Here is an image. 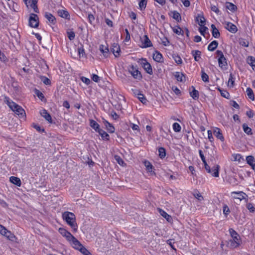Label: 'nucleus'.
Segmentation results:
<instances>
[{
    "label": "nucleus",
    "instance_id": "f257e3e1",
    "mask_svg": "<svg viewBox=\"0 0 255 255\" xmlns=\"http://www.w3.org/2000/svg\"><path fill=\"white\" fill-rule=\"evenodd\" d=\"M229 232L232 239L228 241V246L233 249L238 247L241 243L239 235L233 229H230Z\"/></svg>",
    "mask_w": 255,
    "mask_h": 255
},
{
    "label": "nucleus",
    "instance_id": "f03ea898",
    "mask_svg": "<svg viewBox=\"0 0 255 255\" xmlns=\"http://www.w3.org/2000/svg\"><path fill=\"white\" fill-rule=\"evenodd\" d=\"M5 99L8 107L15 114L18 115L20 118H24L25 117V112L21 106L12 101H10L8 97H5Z\"/></svg>",
    "mask_w": 255,
    "mask_h": 255
},
{
    "label": "nucleus",
    "instance_id": "7ed1b4c3",
    "mask_svg": "<svg viewBox=\"0 0 255 255\" xmlns=\"http://www.w3.org/2000/svg\"><path fill=\"white\" fill-rule=\"evenodd\" d=\"M62 218L75 232L77 231L78 226L76 222L75 216L73 213L64 212L62 214Z\"/></svg>",
    "mask_w": 255,
    "mask_h": 255
},
{
    "label": "nucleus",
    "instance_id": "20e7f679",
    "mask_svg": "<svg viewBox=\"0 0 255 255\" xmlns=\"http://www.w3.org/2000/svg\"><path fill=\"white\" fill-rule=\"evenodd\" d=\"M137 62L140 64L145 72L149 75L153 74V70L151 64L147 62L146 58H141L137 60Z\"/></svg>",
    "mask_w": 255,
    "mask_h": 255
},
{
    "label": "nucleus",
    "instance_id": "39448f33",
    "mask_svg": "<svg viewBox=\"0 0 255 255\" xmlns=\"http://www.w3.org/2000/svg\"><path fill=\"white\" fill-rule=\"evenodd\" d=\"M216 54L219 57L218 61L219 67L222 69H226L227 66V60L224 57L223 52L218 50L216 51Z\"/></svg>",
    "mask_w": 255,
    "mask_h": 255
},
{
    "label": "nucleus",
    "instance_id": "423d86ee",
    "mask_svg": "<svg viewBox=\"0 0 255 255\" xmlns=\"http://www.w3.org/2000/svg\"><path fill=\"white\" fill-rule=\"evenodd\" d=\"M28 25L33 28H37L39 25V18L37 14L31 13L28 20Z\"/></svg>",
    "mask_w": 255,
    "mask_h": 255
},
{
    "label": "nucleus",
    "instance_id": "0eeeda50",
    "mask_svg": "<svg viewBox=\"0 0 255 255\" xmlns=\"http://www.w3.org/2000/svg\"><path fill=\"white\" fill-rule=\"evenodd\" d=\"M128 71L134 79L139 80L142 79V76L141 72L138 71L136 66H134L133 65L130 66Z\"/></svg>",
    "mask_w": 255,
    "mask_h": 255
},
{
    "label": "nucleus",
    "instance_id": "6e6552de",
    "mask_svg": "<svg viewBox=\"0 0 255 255\" xmlns=\"http://www.w3.org/2000/svg\"><path fill=\"white\" fill-rule=\"evenodd\" d=\"M71 244L72 247L75 249L79 250L81 247L83 246L81 243L73 236L70 238V240L68 241Z\"/></svg>",
    "mask_w": 255,
    "mask_h": 255
},
{
    "label": "nucleus",
    "instance_id": "1a4fd4ad",
    "mask_svg": "<svg viewBox=\"0 0 255 255\" xmlns=\"http://www.w3.org/2000/svg\"><path fill=\"white\" fill-rule=\"evenodd\" d=\"M225 27L230 32L235 33L238 31L237 27L234 24L230 22H225Z\"/></svg>",
    "mask_w": 255,
    "mask_h": 255
},
{
    "label": "nucleus",
    "instance_id": "9d476101",
    "mask_svg": "<svg viewBox=\"0 0 255 255\" xmlns=\"http://www.w3.org/2000/svg\"><path fill=\"white\" fill-rule=\"evenodd\" d=\"M143 40L142 41V45L140 46L142 48H147L152 46V44L146 35H145L143 37Z\"/></svg>",
    "mask_w": 255,
    "mask_h": 255
},
{
    "label": "nucleus",
    "instance_id": "9b49d317",
    "mask_svg": "<svg viewBox=\"0 0 255 255\" xmlns=\"http://www.w3.org/2000/svg\"><path fill=\"white\" fill-rule=\"evenodd\" d=\"M58 15L64 19L70 20V15L68 11L65 9H59L57 11Z\"/></svg>",
    "mask_w": 255,
    "mask_h": 255
},
{
    "label": "nucleus",
    "instance_id": "f8f14e48",
    "mask_svg": "<svg viewBox=\"0 0 255 255\" xmlns=\"http://www.w3.org/2000/svg\"><path fill=\"white\" fill-rule=\"evenodd\" d=\"M111 51L114 54L116 57H119L121 49L119 45L117 43H114L111 48Z\"/></svg>",
    "mask_w": 255,
    "mask_h": 255
},
{
    "label": "nucleus",
    "instance_id": "ddd939ff",
    "mask_svg": "<svg viewBox=\"0 0 255 255\" xmlns=\"http://www.w3.org/2000/svg\"><path fill=\"white\" fill-rule=\"evenodd\" d=\"M59 233L62 235L63 237H65L67 241L70 240V238L73 236V235L66 230L64 228H60L58 230Z\"/></svg>",
    "mask_w": 255,
    "mask_h": 255
},
{
    "label": "nucleus",
    "instance_id": "4468645a",
    "mask_svg": "<svg viewBox=\"0 0 255 255\" xmlns=\"http://www.w3.org/2000/svg\"><path fill=\"white\" fill-rule=\"evenodd\" d=\"M153 59L154 60L159 63H162L163 62V58L162 54L157 50H156L153 54Z\"/></svg>",
    "mask_w": 255,
    "mask_h": 255
},
{
    "label": "nucleus",
    "instance_id": "2eb2a0df",
    "mask_svg": "<svg viewBox=\"0 0 255 255\" xmlns=\"http://www.w3.org/2000/svg\"><path fill=\"white\" fill-rule=\"evenodd\" d=\"M40 114L41 116L43 117L46 121L49 123L52 122L51 117L45 109L42 110L40 111Z\"/></svg>",
    "mask_w": 255,
    "mask_h": 255
},
{
    "label": "nucleus",
    "instance_id": "dca6fc26",
    "mask_svg": "<svg viewBox=\"0 0 255 255\" xmlns=\"http://www.w3.org/2000/svg\"><path fill=\"white\" fill-rule=\"evenodd\" d=\"M220 166L219 165H215L211 168V172H209L211 175L215 177H219V170Z\"/></svg>",
    "mask_w": 255,
    "mask_h": 255
},
{
    "label": "nucleus",
    "instance_id": "f3484780",
    "mask_svg": "<svg viewBox=\"0 0 255 255\" xmlns=\"http://www.w3.org/2000/svg\"><path fill=\"white\" fill-rule=\"evenodd\" d=\"M103 124L106 127L107 130L110 133H114L115 131V128L114 126L109 123L105 119H103Z\"/></svg>",
    "mask_w": 255,
    "mask_h": 255
},
{
    "label": "nucleus",
    "instance_id": "a211bd4d",
    "mask_svg": "<svg viewBox=\"0 0 255 255\" xmlns=\"http://www.w3.org/2000/svg\"><path fill=\"white\" fill-rule=\"evenodd\" d=\"M45 18L52 24H55L56 22V20L55 17L51 13L49 12H45L44 15Z\"/></svg>",
    "mask_w": 255,
    "mask_h": 255
},
{
    "label": "nucleus",
    "instance_id": "6ab92c4d",
    "mask_svg": "<svg viewBox=\"0 0 255 255\" xmlns=\"http://www.w3.org/2000/svg\"><path fill=\"white\" fill-rule=\"evenodd\" d=\"M246 161L247 163L252 167V168L255 169V160L254 157L252 155L248 156L246 157Z\"/></svg>",
    "mask_w": 255,
    "mask_h": 255
},
{
    "label": "nucleus",
    "instance_id": "aec40b11",
    "mask_svg": "<svg viewBox=\"0 0 255 255\" xmlns=\"http://www.w3.org/2000/svg\"><path fill=\"white\" fill-rule=\"evenodd\" d=\"M174 76L178 81L184 82L186 81V77L185 75L179 72H176Z\"/></svg>",
    "mask_w": 255,
    "mask_h": 255
},
{
    "label": "nucleus",
    "instance_id": "412c9836",
    "mask_svg": "<svg viewBox=\"0 0 255 255\" xmlns=\"http://www.w3.org/2000/svg\"><path fill=\"white\" fill-rule=\"evenodd\" d=\"M99 49L100 51L103 53L105 57L107 58L110 55L109 50L108 47L105 46L103 45L100 46Z\"/></svg>",
    "mask_w": 255,
    "mask_h": 255
},
{
    "label": "nucleus",
    "instance_id": "4be33fe9",
    "mask_svg": "<svg viewBox=\"0 0 255 255\" xmlns=\"http://www.w3.org/2000/svg\"><path fill=\"white\" fill-rule=\"evenodd\" d=\"M9 181L11 183H12V184H13L17 186L20 187L21 185V182L20 179L17 177L11 176L9 178Z\"/></svg>",
    "mask_w": 255,
    "mask_h": 255
},
{
    "label": "nucleus",
    "instance_id": "5701e85b",
    "mask_svg": "<svg viewBox=\"0 0 255 255\" xmlns=\"http://www.w3.org/2000/svg\"><path fill=\"white\" fill-rule=\"evenodd\" d=\"M97 132H98L99 134L101 136V137L103 140H109V138H110L109 135L102 129L100 128V129H99L97 131Z\"/></svg>",
    "mask_w": 255,
    "mask_h": 255
},
{
    "label": "nucleus",
    "instance_id": "b1692460",
    "mask_svg": "<svg viewBox=\"0 0 255 255\" xmlns=\"http://www.w3.org/2000/svg\"><path fill=\"white\" fill-rule=\"evenodd\" d=\"M191 54L196 61H198L201 58V52L199 50H193L191 52Z\"/></svg>",
    "mask_w": 255,
    "mask_h": 255
},
{
    "label": "nucleus",
    "instance_id": "393cba45",
    "mask_svg": "<svg viewBox=\"0 0 255 255\" xmlns=\"http://www.w3.org/2000/svg\"><path fill=\"white\" fill-rule=\"evenodd\" d=\"M196 21L198 22V24L200 26H204L205 19L203 15L198 14V16L196 18Z\"/></svg>",
    "mask_w": 255,
    "mask_h": 255
},
{
    "label": "nucleus",
    "instance_id": "a878e982",
    "mask_svg": "<svg viewBox=\"0 0 255 255\" xmlns=\"http://www.w3.org/2000/svg\"><path fill=\"white\" fill-rule=\"evenodd\" d=\"M211 27L212 30L213 36L216 38H219L220 36V33L219 30L216 28V26L214 24H212L211 26Z\"/></svg>",
    "mask_w": 255,
    "mask_h": 255
},
{
    "label": "nucleus",
    "instance_id": "bb28decb",
    "mask_svg": "<svg viewBox=\"0 0 255 255\" xmlns=\"http://www.w3.org/2000/svg\"><path fill=\"white\" fill-rule=\"evenodd\" d=\"M38 0H30V6L32 8L34 11L36 13H39V9L37 6Z\"/></svg>",
    "mask_w": 255,
    "mask_h": 255
},
{
    "label": "nucleus",
    "instance_id": "cd10ccee",
    "mask_svg": "<svg viewBox=\"0 0 255 255\" xmlns=\"http://www.w3.org/2000/svg\"><path fill=\"white\" fill-rule=\"evenodd\" d=\"M214 133L217 138L220 139L222 141H224V137L220 128H217L214 130Z\"/></svg>",
    "mask_w": 255,
    "mask_h": 255
},
{
    "label": "nucleus",
    "instance_id": "c85d7f7f",
    "mask_svg": "<svg viewBox=\"0 0 255 255\" xmlns=\"http://www.w3.org/2000/svg\"><path fill=\"white\" fill-rule=\"evenodd\" d=\"M226 8L229 10H230L232 12H234L237 9V7L234 4L230 2H226Z\"/></svg>",
    "mask_w": 255,
    "mask_h": 255
},
{
    "label": "nucleus",
    "instance_id": "c756f323",
    "mask_svg": "<svg viewBox=\"0 0 255 255\" xmlns=\"http://www.w3.org/2000/svg\"><path fill=\"white\" fill-rule=\"evenodd\" d=\"M191 88L193 90L190 92V96L195 100H198L199 96V92L195 89L194 86H192Z\"/></svg>",
    "mask_w": 255,
    "mask_h": 255
},
{
    "label": "nucleus",
    "instance_id": "7c9ffc66",
    "mask_svg": "<svg viewBox=\"0 0 255 255\" xmlns=\"http://www.w3.org/2000/svg\"><path fill=\"white\" fill-rule=\"evenodd\" d=\"M218 45V42L216 40H214L211 42L208 46V50L209 51H213L215 50Z\"/></svg>",
    "mask_w": 255,
    "mask_h": 255
},
{
    "label": "nucleus",
    "instance_id": "2f4dec72",
    "mask_svg": "<svg viewBox=\"0 0 255 255\" xmlns=\"http://www.w3.org/2000/svg\"><path fill=\"white\" fill-rule=\"evenodd\" d=\"M90 126L95 129L96 132L100 128L99 125L93 120H90Z\"/></svg>",
    "mask_w": 255,
    "mask_h": 255
},
{
    "label": "nucleus",
    "instance_id": "473e14b6",
    "mask_svg": "<svg viewBox=\"0 0 255 255\" xmlns=\"http://www.w3.org/2000/svg\"><path fill=\"white\" fill-rule=\"evenodd\" d=\"M6 238L11 241H14L16 239L15 236L13 234H12L10 231H9L8 230H6V234L3 235Z\"/></svg>",
    "mask_w": 255,
    "mask_h": 255
},
{
    "label": "nucleus",
    "instance_id": "72a5a7b5",
    "mask_svg": "<svg viewBox=\"0 0 255 255\" xmlns=\"http://www.w3.org/2000/svg\"><path fill=\"white\" fill-rule=\"evenodd\" d=\"M159 212L160 214V215L165 219H166L168 222H169L172 220L171 216L169 215L166 212H165L163 210L159 209Z\"/></svg>",
    "mask_w": 255,
    "mask_h": 255
},
{
    "label": "nucleus",
    "instance_id": "f704fd0d",
    "mask_svg": "<svg viewBox=\"0 0 255 255\" xmlns=\"http://www.w3.org/2000/svg\"><path fill=\"white\" fill-rule=\"evenodd\" d=\"M172 15V18L175 19L177 22H180L181 21V16L180 14L177 11L174 10L171 12Z\"/></svg>",
    "mask_w": 255,
    "mask_h": 255
},
{
    "label": "nucleus",
    "instance_id": "c9c22d12",
    "mask_svg": "<svg viewBox=\"0 0 255 255\" xmlns=\"http://www.w3.org/2000/svg\"><path fill=\"white\" fill-rule=\"evenodd\" d=\"M242 127H243L244 131L246 133H247L248 135H252L253 134L252 129H251V128H250V127H248L247 124L245 123L243 125Z\"/></svg>",
    "mask_w": 255,
    "mask_h": 255
},
{
    "label": "nucleus",
    "instance_id": "e433bc0d",
    "mask_svg": "<svg viewBox=\"0 0 255 255\" xmlns=\"http://www.w3.org/2000/svg\"><path fill=\"white\" fill-rule=\"evenodd\" d=\"M147 3V0H139V8L140 10L145 9Z\"/></svg>",
    "mask_w": 255,
    "mask_h": 255
},
{
    "label": "nucleus",
    "instance_id": "4c0bfd02",
    "mask_svg": "<svg viewBox=\"0 0 255 255\" xmlns=\"http://www.w3.org/2000/svg\"><path fill=\"white\" fill-rule=\"evenodd\" d=\"M247 62L252 67L253 70L255 69V58L254 57H248L247 58Z\"/></svg>",
    "mask_w": 255,
    "mask_h": 255
},
{
    "label": "nucleus",
    "instance_id": "58836bf2",
    "mask_svg": "<svg viewBox=\"0 0 255 255\" xmlns=\"http://www.w3.org/2000/svg\"><path fill=\"white\" fill-rule=\"evenodd\" d=\"M232 194L236 195V196H238V197H241V199H245L246 197H248L247 195L243 192V191L240 192H233Z\"/></svg>",
    "mask_w": 255,
    "mask_h": 255
},
{
    "label": "nucleus",
    "instance_id": "ea45409f",
    "mask_svg": "<svg viewBox=\"0 0 255 255\" xmlns=\"http://www.w3.org/2000/svg\"><path fill=\"white\" fill-rule=\"evenodd\" d=\"M172 30L175 33H176L179 35H183V30L178 25H177L175 27H173Z\"/></svg>",
    "mask_w": 255,
    "mask_h": 255
},
{
    "label": "nucleus",
    "instance_id": "a19ab883",
    "mask_svg": "<svg viewBox=\"0 0 255 255\" xmlns=\"http://www.w3.org/2000/svg\"><path fill=\"white\" fill-rule=\"evenodd\" d=\"M159 156L160 158L163 159L166 156V150L164 147H161L158 148Z\"/></svg>",
    "mask_w": 255,
    "mask_h": 255
},
{
    "label": "nucleus",
    "instance_id": "79ce46f5",
    "mask_svg": "<svg viewBox=\"0 0 255 255\" xmlns=\"http://www.w3.org/2000/svg\"><path fill=\"white\" fill-rule=\"evenodd\" d=\"M246 92L247 93V95L248 96V97L251 99L252 100H254L255 97H254V94L252 90V89L251 88H248L246 90Z\"/></svg>",
    "mask_w": 255,
    "mask_h": 255
},
{
    "label": "nucleus",
    "instance_id": "37998d69",
    "mask_svg": "<svg viewBox=\"0 0 255 255\" xmlns=\"http://www.w3.org/2000/svg\"><path fill=\"white\" fill-rule=\"evenodd\" d=\"M172 57L174 59V60H175V62L177 64L179 65V64H181L182 63V60L180 56L179 55H178V54H173Z\"/></svg>",
    "mask_w": 255,
    "mask_h": 255
},
{
    "label": "nucleus",
    "instance_id": "c03bdc74",
    "mask_svg": "<svg viewBox=\"0 0 255 255\" xmlns=\"http://www.w3.org/2000/svg\"><path fill=\"white\" fill-rule=\"evenodd\" d=\"M144 165L146 167V170L149 172H152V169L153 168L152 165L148 161H145Z\"/></svg>",
    "mask_w": 255,
    "mask_h": 255
},
{
    "label": "nucleus",
    "instance_id": "a18cd8bd",
    "mask_svg": "<svg viewBox=\"0 0 255 255\" xmlns=\"http://www.w3.org/2000/svg\"><path fill=\"white\" fill-rule=\"evenodd\" d=\"M67 36L70 40H72L75 38V34L72 30H69L67 31Z\"/></svg>",
    "mask_w": 255,
    "mask_h": 255
},
{
    "label": "nucleus",
    "instance_id": "49530a36",
    "mask_svg": "<svg viewBox=\"0 0 255 255\" xmlns=\"http://www.w3.org/2000/svg\"><path fill=\"white\" fill-rule=\"evenodd\" d=\"M201 78H202V80L204 82H208L209 81V76L205 72V71H204L203 69L201 71Z\"/></svg>",
    "mask_w": 255,
    "mask_h": 255
},
{
    "label": "nucleus",
    "instance_id": "de8ad7c7",
    "mask_svg": "<svg viewBox=\"0 0 255 255\" xmlns=\"http://www.w3.org/2000/svg\"><path fill=\"white\" fill-rule=\"evenodd\" d=\"M208 30V28L205 26H200L199 30L202 35L204 37H206V34H207L206 31Z\"/></svg>",
    "mask_w": 255,
    "mask_h": 255
},
{
    "label": "nucleus",
    "instance_id": "09e8293b",
    "mask_svg": "<svg viewBox=\"0 0 255 255\" xmlns=\"http://www.w3.org/2000/svg\"><path fill=\"white\" fill-rule=\"evenodd\" d=\"M40 79L41 81L46 85H50L51 84V81L50 79L45 76H41Z\"/></svg>",
    "mask_w": 255,
    "mask_h": 255
},
{
    "label": "nucleus",
    "instance_id": "8fccbe9b",
    "mask_svg": "<svg viewBox=\"0 0 255 255\" xmlns=\"http://www.w3.org/2000/svg\"><path fill=\"white\" fill-rule=\"evenodd\" d=\"M79 251L84 255H92L91 253L87 250L84 246L81 247Z\"/></svg>",
    "mask_w": 255,
    "mask_h": 255
},
{
    "label": "nucleus",
    "instance_id": "3c124183",
    "mask_svg": "<svg viewBox=\"0 0 255 255\" xmlns=\"http://www.w3.org/2000/svg\"><path fill=\"white\" fill-rule=\"evenodd\" d=\"M137 98L143 104H146L147 100L142 94L140 93L139 95L137 97Z\"/></svg>",
    "mask_w": 255,
    "mask_h": 255
},
{
    "label": "nucleus",
    "instance_id": "603ef678",
    "mask_svg": "<svg viewBox=\"0 0 255 255\" xmlns=\"http://www.w3.org/2000/svg\"><path fill=\"white\" fill-rule=\"evenodd\" d=\"M35 94L38 97L39 99H40L42 101L44 99V95L38 90L35 89Z\"/></svg>",
    "mask_w": 255,
    "mask_h": 255
},
{
    "label": "nucleus",
    "instance_id": "864d4df0",
    "mask_svg": "<svg viewBox=\"0 0 255 255\" xmlns=\"http://www.w3.org/2000/svg\"><path fill=\"white\" fill-rule=\"evenodd\" d=\"M173 128L175 132H179L181 130V127L177 123H174L173 125Z\"/></svg>",
    "mask_w": 255,
    "mask_h": 255
},
{
    "label": "nucleus",
    "instance_id": "5fc2aeb1",
    "mask_svg": "<svg viewBox=\"0 0 255 255\" xmlns=\"http://www.w3.org/2000/svg\"><path fill=\"white\" fill-rule=\"evenodd\" d=\"M246 207L250 211V212L254 213L255 211V208L254 207L252 203H247Z\"/></svg>",
    "mask_w": 255,
    "mask_h": 255
},
{
    "label": "nucleus",
    "instance_id": "6e6d98bb",
    "mask_svg": "<svg viewBox=\"0 0 255 255\" xmlns=\"http://www.w3.org/2000/svg\"><path fill=\"white\" fill-rule=\"evenodd\" d=\"M219 90L221 92V95L222 97H223L226 99H229L230 94L227 91H225V90L222 91L220 89H219Z\"/></svg>",
    "mask_w": 255,
    "mask_h": 255
},
{
    "label": "nucleus",
    "instance_id": "4d7b16f0",
    "mask_svg": "<svg viewBox=\"0 0 255 255\" xmlns=\"http://www.w3.org/2000/svg\"><path fill=\"white\" fill-rule=\"evenodd\" d=\"M169 41L168 38L166 37H164L161 39V43L164 46H168L169 44Z\"/></svg>",
    "mask_w": 255,
    "mask_h": 255
},
{
    "label": "nucleus",
    "instance_id": "13d9d810",
    "mask_svg": "<svg viewBox=\"0 0 255 255\" xmlns=\"http://www.w3.org/2000/svg\"><path fill=\"white\" fill-rule=\"evenodd\" d=\"M115 159L120 165H123L124 164H125L124 160L120 156H116Z\"/></svg>",
    "mask_w": 255,
    "mask_h": 255
},
{
    "label": "nucleus",
    "instance_id": "bf43d9fd",
    "mask_svg": "<svg viewBox=\"0 0 255 255\" xmlns=\"http://www.w3.org/2000/svg\"><path fill=\"white\" fill-rule=\"evenodd\" d=\"M125 32L126 33V36L125 41L126 42H128V41H129L130 39V34H129V32L127 28L125 29Z\"/></svg>",
    "mask_w": 255,
    "mask_h": 255
},
{
    "label": "nucleus",
    "instance_id": "052dcab7",
    "mask_svg": "<svg viewBox=\"0 0 255 255\" xmlns=\"http://www.w3.org/2000/svg\"><path fill=\"white\" fill-rule=\"evenodd\" d=\"M240 44L243 46L248 47L249 46V43L248 41L245 39H242L240 41Z\"/></svg>",
    "mask_w": 255,
    "mask_h": 255
},
{
    "label": "nucleus",
    "instance_id": "680f3d73",
    "mask_svg": "<svg viewBox=\"0 0 255 255\" xmlns=\"http://www.w3.org/2000/svg\"><path fill=\"white\" fill-rule=\"evenodd\" d=\"M233 77L232 74H230V78L228 80L229 84L231 83V86L233 87L234 86V80H233Z\"/></svg>",
    "mask_w": 255,
    "mask_h": 255
},
{
    "label": "nucleus",
    "instance_id": "e2e57ef3",
    "mask_svg": "<svg viewBox=\"0 0 255 255\" xmlns=\"http://www.w3.org/2000/svg\"><path fill=\"white\" fill-rule=\"evenodd\" d=\"M6 230L7 229L4 226L0 225V234L3 236L6 234Z\"/></svg>",
    "mask_w": 255,
    "mask_h": 255
},
{
    "label": "nucleus",
    "instance_id": "0e129e2a",
    "mask_svg": "<svg viewBox=\"0 0 255 255\" xmlns=\"http://www.w3.org/2000/svg\"><path fill=\"white\" fill-rule=\"evenodd\" d=\"M246 115L249 118H252L254 116V113L252 110H250L249 111H248L246 112Z\"/></svg>",
    "mask_w": 255,
    "mask_h": 255
},
{
    "label": "nucleus",
    "instance_id": "69168bd1",
    "mask_svg": "<svg viewBox=\"0 0 255 255\" xmlns=\"http://www.w3.org/2000/svg\"><path fill=\"white\" fill-rule=\"evenodd\" d=\"M211 10L213 11H214L215 12H216L218 14H219L220 12V10L219 9V8L216 5H212V6H211Z\"/></svg>",
    "mask_w": 255,
    "mask_h": 255
},
{
    "label": "nucleus",
    "instance_id": "338daca9",
    "mask_svg": "<svg viewBox=\"0 0 255 255\" xmlns=\"http://www.w3.org/2000/svg\"><path fill=\"white\" fill-rule=\"evenodd\" d=\"M88 20H89V22L92 24V22L94 21L95 20V17L93 15V14L90 13V14H88Z\"/></svg>",
    "mask_w": 255,
    "mask_h": 255
},
{
    "label": "nucleus",
    "instance_id": "774afa93",
    "mask_svg": "<svg viewBox=\"0 0 255 255\" xmlns=\"http://www.w3.org/2000/svg\"><path fill=\"white\" fill-rule=\"evenodd\" d=\"M105 22L106 24L110 27H113V21L110 20V19L108 18H105Z\"/></svg>",
    "mask_w": 255,
    "mask_h": 255
}]
</instances>
